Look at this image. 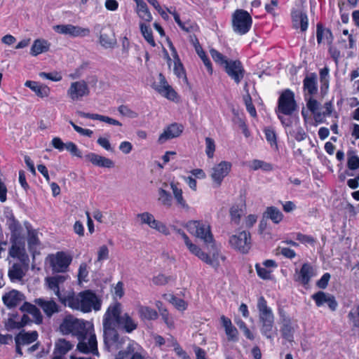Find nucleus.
Listing matches in <instances>:
<instances>
[{"label":"nucleus","instance_id":"obj_9","mask_svg":"<svg viewBox=\"0 0 359 359\" xmlns=\"http://www.w3.org/2000/svg\"><path fill=\"white\" fill-rule=\"evenodd\" d=\"M168 44L170 50V55H169L167 52L165 53L168 65L169 67H171L172 66L173 67V72L177 78L182 79L184 82H187V79L185 70L180 61L177 52L170 41L168 40Z\"/></svg>","mask_w":359,"mask_h":359},{"label":"nucleus","instance_id":"obj_13","mask_svg":"<svg viewBox=\"0 0 359 359\" xmlns=\"http://www.w3.org/2000/svg\"><path fill=\"white\" fill-rule=\"evenodd\" d=\"M278 118L285 126L288 138H294L297 142L303 141L306 138L307 135L298 121L289 124L282 115H278Z\"/></svg>","mask_w":359,"mask_h":359},{"label":"nucleus","instance_id":"obj_37","mask_svg":"<svg viewBox=\"0 0 359 359\" xmlns=\"http://www.w3.org/2000/svg\"><path fill=\"white\" fill-rule=\"evenodd\" d=\"M264 216L270 219L274 224H279L283 219V214L275 206L267 207Z\"/></svg>","mask_w":359,"mask_h":359},{"label":"nucleus","instance_id":"obj_61","mask_svg":"<svg viewBox=\"0 0 359 359\" xmlns=\"http://www.w3.org/2000/svg\"><path fill=\"white\" fill-rule=\"evenodd\" d=\"M69 123L74 128V129L80 135L86 137H91L93 134V130L90 129L83 128L77 125H76L73 121H69Z\"/></svg>","mask_w":359,"mask_h":359},{"label":"nucleus","instance_id":"obj_16","mask_svg":"<svg viewBox=\"0 0 359 359\" xmlns=\"http://www.w3.org/2000/svg\"><path fill=\"white\" fill-rule=\"evenodd\" d=\"M154 88L161 95L170 100H175L177 97V93L170 86L165 76L162 74L158 76V81L154 83Z\"/></svg>","mask_w":359,"mask_h":359},{"label":"nucleus","instance_id":"obj_58","mask_svg":"<svg viewBox=\"0 0 359 359\" xmlns=\"http://www.w3.org/2000/svg\"><path fill=\"white\" fill-rule=\"evenodd\" d=\"M28 243L31 248H34L38 245V232L36 230L28 229Z\"/></svg>","mask_w":359,"mask_h":359},{"label":"nucleus","instance_id":"obj_44","mask_svg":"<svg viewBox=\"0 0 359 359\" xmlns=\"http://www.w3.org/2000/svg\"><path fill=\"white\" fill-rule=\"evenodd\" d=\"M250 13L243 9L236 10L232 15V22H252Z\"/></svg>","mask_w":359,"mask_h":359},{"label":"nucleus","instance_id":"obj_55","mask_svg":"<svg viewBox=\"0 0 359 359\" xmlns=\"http://www.w3.org/2000/svg\"><path fill=\"white\" fill-rule=\"evenodd\" d=\"M210 53L213 60L218 65H222L223 67L229 60L226 59V57L222 53H220L215 49L211 48L210 50Z\"/></svg>","mask_w":359,"mask_h":359},{"label":"nucleus","instance_id":"obj_27","mask_svg":"<svg viewBox=\"0 0 359 359\" xmlns=\"http://www.w3.org/2000/svg\"><path fill=\"white\" fill-rule=\"evenodd\" d=\"M35 303L43 310L48 317H50L54 313L59 311L58 305L52 299L39 298L35 300Z\"/></svg>","mask_w":359,"mask_h":359},{"label":"nucleus","instance_id":"obj_18","mask_svg":"<svg viewBox=\"0 0 359 359\" xmlns=\"http://www.w3.org/2000/svg\"><path fill=\"white\" fill-rule=\"evenodd\" d=\"M316 275V269L311 264L304 263L299 270L295 271L294 280L306 285Z\"/></svg>","mask_w":359,"mask_h":359},{"label":"nucleus","instance_id":"obj_63","mask_svg":"<svg viewBox=\"0 0 359 359\" xmlns=\"http://www.w3.org/2000/svg\"><path fill=\"white\" fill-rule=\"evenodd\" d=\"M348 167L350 170H356L359 168V158L353 155L348 158Z\"/></svg>","mask_w":359,"mask_h":359},{"label":"nucleus","instance_id":"obj_46","mask_svg":"<svg viewBox=\"0 0 359 359\" xmlns=\"http://www.w3.org/2000/svg\"><path fill=\"white\" fill-rule=\"evenodd\" d=\"M137 13L140 18L145 22H150L152 20L151 15L144 1H140V3L137 5Z\"/></svg>","mask_w":359,"mask_h":359},{"label":"nucleus","instance_id":"obj_48","mask_svg":"<svg viewBox=\"0 0 359 359\" xmlns=\"http://www.w3.org/2000/svg\"><path fill=\"white\" fill-rule=\"evenodd\" d=\"M243 214V205H233L230 209L231 219L235 224H238L242 215Z\"/></svg>","mask_w":359,"mask_h":359},{"label":"nucleus","instance_id":"obj_5","mask_svg":"<svg viewBox=\"0 0 359 359\" xmlns=\"http://www.w3.org/2000/svg\"><path fill=\"white\" fill-rule=\"evenodd\" d=\"M86 325L87 327L83 330V332L77 336L79 340L77 349L83 353L98 355L97 341L94 326L92 323Z\"/></svg>","mask_w":359,"mask_h":359},{"label":"nucleus","instance_id":"obj_34","mask_svg":"<svg viewBox=\"0 0 359 359\" xmlns=\"http://www.w3.org/2000/svg\"><path fill=\"white\" fill-rule=\"evenodd\" d=\"M317 41L318 43H326L331 45L333 41V36L329 29H325L322 24H318Z\"/></svg>","mask_w":359,"mask_h":359},{"label":"nucleus","instance_id":"obj_21","mask_svg":"<svg viewBox=\"0 0 359 359\" xmlns=\"http://www.w3.org/2000/svg\"><path fill=\"white\" fill-rule=\"evenodd\" d=\"M312 299L315 301L316 306L318 307L326 304L332 311H335L338 306L334 297L325 292L319 291L313 294Z\"/></svg>","mask_w":359,"mask_h":359},{"label":"nucleus","instance_id":"obj_20","mask_svg":"<svg viewBox=\"0 0 359 359\" xmlns=\"http://www.w3.org/2000/svg\"><path fill=\"white\" fill-rule=\"evenodd\" d=\"M170 187L177 207L186 212L189 211L191 207L184 196L183 190L180 187V183L172 181L170 183Z\"/></svg>","mask_w":359,"mask_h":359},{"label":"nucleus","instance_id":"obj_4","mask_svg":"<svg viewBox=\"0 0 359 359\" xmlns=\"http://www.w3.org/2000/svg\"><path fill=\"white\" fill-rule=\"evenodd\" d=\"M257 309L259 312L260 332L267 339L273 340L277 331L274 326V314L272 309L268 306L266 299L262 296L258 298Z\"/></svg>","mask_w":359,"mask_h":359},{"label":"nucleus","instance_id":"obj_10","mask_svg":"<svg viewBox=\"0 0 359 359\" xmlns=\"http://www.w3.org/2000/svg\"><path fill=\"white\" fill-rule=\"evenodd\" d=\"M297 109L294 94L290 90H284L278 98V116L291 115Z\"/></svg>","mask_w":359,"mask_h":359},{"label":"nucleus","instance_id":"obj_47","mask_svg":"<svg viewBox=\"0 0 359 359\" xmlns=\"http://www.w3.org/2000/svg\"><path fill=\"white\" fill-rule=\"evenodd\" d=\"M168 342L174 347V351L177 355V359H191L172 336L168 339Z\"/></svg>","mask_w":359,"mask_h":359},{"label":"nucleus","instance_id":"obj_62","mask_svg":"<svg viewBox=\"0 0 359 359\" xmlns=\"http://www.w3.org/2000/svg\"><path fill=\"white\" fill-rule=\"evenodd\" d=\"M109 257V249L106 245L100 247L97 251V262L107 260Z\"/></svg>","mask_w":359,"mask_h":359},{"label":"nucleus","instance_id":"obj_1","mask_svg":"<svg viewBox=\"0 0 359 359\" xmlns=\"http://www.w3.org/2000/svg\"><path fill=\"white\" fill-rule=\"evenodd\" d=\"M185 228L192 236L201 240L209 251V253L204 252L198 245L194 243L184 231L179 230V235L192 255L215 269H217L225 262L226 257L221 252L222 246L215 241L208 222L190 220L185 224Z\"/></svg>","mask_w":359,"mask_h":359},{"label":"nucleus","instance_id":"obj_59","mask_svg":"<svg viewBox=\"0 0 359 359\" xmlns=\"http://www.w3.org/2000/svg\"><path fill=\"white\" fill-rule=\"evenodd\" d=\"M251 27V24H232V29L234 32L243 35L246 34Z\"/></svg>","mask_w":359,"mask_h":359},{"label":"nucleus","instance_id":"obj_43","mask_svg":"<svg viewBox=\"0 0 359 359\" xmlns=\"http://www.w3.org/2000/svg\"><path fill=\"white\" fill-rule=\"evenodd\" d=\"M140 30L147 42L152 47L156 46L151 24H141Z\"/></svg>","mask_w":359,"mask_h":359},{"label":"nucleus","instance_id":"obj_8","mask_svg":"<svg viewBox=\"0 0 359 359\" xmlns=\"http://www.w3.org/2000/svg\"><path fill=\"white\" fill-rule=\"evenodd\" d=\"M232 169V163L227 161H221L210 169L209 175L214 187L221 186L224 179L227 177Z\"/></svg>","mask_w":359,"mask_h":359},{"label":"nucleus","instance_id":"obj_52","mask_svg":"<svg viewBox=\"0 0 359 359\" xmlns=\"http://www.w3.org/2000/svg\"><path fill=\"white\" fill-rule=\"evenodd\" d=\"M292 18L294 22H308L307 15L302 8L292 11Z\"/></svg>","mask_w":359,"mask_h":359},{"label":"nucleus","instance_id":"obj_40","mask_svg":"<svg viewBox=\"0 0 359 359\" xmlns=\"http://www.w3.org/2000/svg\"><path fill=\"white\" fill-rule=\"evenodd\" d=\"M137 311L142 320H153L158 318V313L149 306H140Z\"/></svg>","mask_w":359,"mask_h":359},{"label":"nucleus","instance_id":"obj_25","mask_svg":"<svg viewBox=\"0 0 359 359\" xmlns=\"http://www.w3.org/2000/svg\"><path fill=\"white\" fill-rule=\"evenodd\" d=\"M305 101L307 109L313 114L315 121L317 123H323V114H321L320 104L313 96H308V95H306Z\"/></svg>","mask_w":359,"mask_h":359},{"label":"nucleus","instance_id":"obj_41","mask_svg":"<svg viewBox=\"0 0 359 359\" xmlns=\"http://www.w3.org/2000/svg\"><path fill=\"white\" fill-rule=\"evenodd\" d=\"M248 167L254 171L262 170L265 172H269L273 170L272 164L258 159H254L250 161L248 163Z\"/></svg>","mask_w":359,"mask_h":359},{"label":"nucleus","instance_id":"obj_45","mask_svg":"<svg viewBox=\"0 0 359 359\" xmlns=\"http://www.w3.org/2000/svg\"><path fill=\"white\" fill-rule=\"evenodd\" d=\"M165 300L171 303L179 311H184L187 309V304L182 299L177 298L171 294H165L163 295Z\"/></svg>","mask_w":359,"mask_h":359},{"label":"nucleus","instance_id":"obj_19","mask_svg":"<svg viewBox=\"0 0 359 359\" xmlns=\"http://www.w3.org/2000/svg\"><path fill=\"white\" fill-rule=\"evenodd\" d=\"M38 338L36 331L19 332L15 337L16 352L22 355V346L29 345L35 341Z\"/></svg>","mask_w":359,"mask_h":359},{"label":"nucleus","instance_id":"obj_42","mask_svg":"<svg viewBox=\"0 0 359 359\" xmlns=\"http://www.w3.org/2000/svg\"><path fill=\"white\" fill-rule=\"evenodd\" d=\"M156 11L161 15L162 18L165 21L170 20V19L169 18V15H172L175 22H182L180 20V15L176 11L175 8L170 7V8H166L165 9H163L161 6L160 9H157Z\"/></svg>","mask_w":359,"mask_h":359},{"label":"nucleus","instance_id":"obj_7","mask_svg":"<svg viewBox=\"0 0 359 359\" xmlns=\"http://www.w3.org/2000/svg\"><path fill=\"white\" fill-rule=\"evenodd\" d=\"M228 242L231 248L243 254L248 253L251 248V236L247 231L230 234Z\"/></svg>","mask_w":359,"mask_h":359},{"label":"nucleus","instance_id":"obj_33","mask_svg":"<svg viewBox=\"0 0 359 359\" xmlns=\"http://www.w3.org/2000/svg\"><path fill=\"white\" fill-rule=\"evenodd\" d=\"M304 90L305 93L304 96L308 95V96L312 97L315 95L318 91L317 87V78L315 74H310L305 77L304 79Z\"/></svg>","mask_w":359,"mask_h":359},{"label":"nucleus","instance_id":"obj_53","mask_svg":"<svg viewBox=\"0 0 359 359\" xmlns=\"http://www.w3.org/2000/svg\"><path fill=\"white\" fill-rule=\"evenodd\" d=\"M255 269L258 276L262 279H270L272 270L266 268L262 264H256Z\"/></svg>","mask_w":359,"mask_h":359},{"label":"nucleus","instance_id":"obj_23","mask_svg":"<svg viewBox=\"0 0 359 359\" xmlns=\"http://www.w3.org/2000/svg\"><path fill=\"white\" fill-rule=\"evenodd\" d=\"M84 158L94 166L99 168H112L114 167V162L111 159L96 153L89 152L85 155Z\"/></svg>","mask_w":359,"mask_h":359},{"label":"nucleus","instance_id":"obj_31","mask_svg":"<svg viewBox=\"0 0 359 359\" xmlns=\"http://www.w3.org/2000/svg\"><path fill=\"white\" fill-rule=\"evenodd\" d=\"M221 323L224 328L228 340L236 341L238 339V332L233 325L231 320L224 316L220 318Z\"/></svg>","mask_w":359,"mask_h":359},{"label":"nucleus","instance_id":"obj_12","mask_svg":"<svg viewBox=\"0 0 359 359\" xmlns=\"http://www.w3.org/2000/svg\"><path fill=\"white\" fill-rule=\"evenodd\" d=\"M137 218L141 224H147L165 236L170 233L169 228L164 223L156 219L154 216L149 212L138 214Z\"/></svg>","mask_w":359,"mask_h":359},{"label":"nucleus","instance_id":"obj_64","mask_svg":"<svg viewBox=\"0 0 359 359\" xmlns=\"http://www.w3.org/2000/svg\"><path fill=\"white\" fill-rule=\"evenodd\" d=\"M297 240L303 244H310L313 245L314 239L313 237L307 235L302 234L301 233H298L296 237Z\"/></svg>","mask_w":359,"mask_h":359},{"label":"nucleus","instance_id":"obj_39","mask_svg":"<svg viewBox=\"0 0 359 359\" xmlns=\"http://www.w3.org/2000/svg\"><path fill=\"white\" fill-rule=\"evenodd\" d=\"M72 348L73 344L69 341L63 339H60L55 343L53 354L64 356Z\"/></svg>","mask_w":359,"mask_h":359},{"label":"nucleus","instance_id":"obj_38","mask_svg":"<svg viewBox=\"0 0 359 359\" xmlns=\"http://www.w3.org/2000/svg\"><path fill=\"white\" fill-rule=\"evenodd\" d=\"M157 200L161 205L165 208H170L172 205V196L171 194L163 187L158 189Z\"/></svg>","mask_w":359,"mask_h":359},{"label":"nucleus","instance_id":"obj_49","mask_svg":"<svg viewBox=\"0 0 359 359\" xmlns=\"http://www.w3.org/2000/svg\"><path fill=\"white\" fill-rule=\"evenodd\" d=\"M205 154L209 158H213L215 156V151L216 149V144L215 140L209 137H205Z\"/></svg>","mask_w":359,"mask_h":359},{"label":"nucleus","instance_id":"obj_56","mask_svg":"<svg viewBox=\"0 0 359 359\" xmlns=\"http://www.w3.org/2000/svg\"><path fill=\"white\" fill-rule=\"evenodd\" d=\"M160 315L168 328L173 330L175 328V320L173 317L169 314L168 311L166 309L161 311Z\"/></svg>","mask_w":359,"mask_h":359},{"label":"nucleus","instance_id":"obj_22","mask_svg":"<svg viewBox=\"0 0 359 359\" xmlns=\"http://www.w3.org/2000/svg\"><path fill=\"white\" fill-rule=\"evenodd\" d=\"M184 127L181 124L172 123L166 127L163 133L159 135L158 142L163 144L168 140L179 137L183 132Z\"/></svg>","mask_w":359,"mask_h":359},{"label":"nucleus","instance_id":"obj_2","mask_svg":"<svg viewBox=\"0 0 359 359\" xmlns=\"http://www.w3.org/2000/svg\"><path fill=\"white\" fill-rule=\"evenodd\" d=\"M69 278L68 275H56L46 278L48 289L52 291L60 302L73 310L88 313L99 311L102 307V300L97 294L91 290H86L77 294L74 291L64 290V283Z\"/></svg>","mask_w":359,"mask_h":359},{"label":"nucleus","instance_id":"obj_14","mask_svg":"<svg viewBox=\"0 0 359 359\" xmlns=\"http://www.w3.org/2000/svg\"><path fill=\"white\" fill-rule=\"evenodd\" d=\"M89 93L88 86L83 80L72 82L67 92V96L73 101L79 100Z\"/></svg>","mask_w":359,"mask_h":359},{"label":"nucleus","instance_id":"obj_24","mask_svg":"<svg viewBox=\"0 0 359 359\" xmlns=\"http://www.w3.org/2000/svg\"><path fill=\"white\" fill-rule=\"evenodd\" d=\"M100 43L105 49H111L116 44V39L109 25L104 26L100 33Z\"/></svg>","mask_w":359,"mask_h":359},{"label":"nucleus","instance_id":"obj_32","mask_svg":"<svg viewBox=\"0 0 359 359\" xmlns=\"http://www.w3.org/2000/svg\"><path fill=\"white\" fill-rule=\"evenodd\" d=\"M50 43L46 39H37L34 41L30 48V55L37 56L49 50Z\"/></svg>","mask_w":359,"mask_h":359},{"label":"nucleus","instance_id":"obj_54","mask_svg":"<svg viewBox=\"0 0 359 359\" xmlns=\"http://www.w3.org/2000/svg\"><path fill=\"white\" fill-rule=\"evenodd\" d=\"M264 134L267 142L271 144V146L272 147H274L276 149H277L278 145L276 141V135L273 128H266L264 129Z\"/></svg>","mask_w":359,"mask_h":359},{"label":"nucleus","instance_id":"obj_51","mask_svg":"<svg viewBox=\"0 0 359 359\" xmlns=\"http://www.w3.org/2000/svg\"><path fill=\"white\" fill-rule=\"evenodd\" d=\"M89 273V267L86 263H81L79 268L78 271V280L81 284L83 282L88 281V276Z\"/></svg>","mask_w":359,"mask_h":359},{"label":"nucleus","instance_id":"obj_28","mask_svg":"<svg viewBox=\"0 0 359 359\" xmlns=\"http://www.w3.org/2000/svg\"><path fill=\"white\" fill-rule=\"evenodd\" d=\"M25 86L30 88L40 98L48 97L50 94V88L45 84L34 81H27Z\"/></svg>","mask_w":359,"mask_h":359},{"label":"nucleus","instance_id":"obj_60","mask_svg":"<svg viewBox=\"0 0 359 359\" xmlns=\"http://www.w3.org/2000/svg\"><path fill=\"white\" fill-rule=\"evenodd\" d=\"M66 150L69 151L72 155L81 158V151L79 149L78 147L72 142H67L66 143Z\"/></svg>","mask_w":359,"mask_h":359},{"label":"nucleus","instance_id":"obj_11","mask_svg":"<svg viewBox=\"0 0 359 359\" xmlns=\"http://www.w3.org/2000/svg\"><path fill=\"white\" fill-rule=\"evenodd\" d=\"M50 267L54 272L63 273L67 271L72 257L65 252H57L48 256Z\"/></svg>","mask_w":359,"mask_h":359},{"label":"nucleus","instance_id":"obj_3","mask_svg":"<svg viewBox=\"0 0 359 359\" xmlns=\"http://www.w3.org/2000/svg\"><path fill=\"white\" fill-rule=\"evenodd\" d=\"M121 304L114 302L109 306L103 316L104 342L109 351H116L120 348L121 342L116 328L121 321Z\"/></svg>","mask_w":359,"mask_h":359},{"label":"nucleus","instance_id":"obj_29","mask_svg":"<svg viewBox=\"0 0 359 359\" xmlns=\"http://www.w3.org/2000/svg\"><path fill=\"white\" fill-rule=\"evenodd\" d=\"M12 242V246L9 250L10 255L12 257L18 258L20 262H23L24 264H25V262H28L29 258L25 253L24 244L15 240Z\"/></svg>","mask_w":359,"mask_h":359},{"label":"nucleus","instance_id":"obj_35","mask_svg":"<svg viewBox=\"0 0 359 359\" xmlns=\"http://www.w3.org/2000/svg\"><path fill=\"white\" fill-rule=\"evenodd\" d=\"M119 325L128 333H130L137 327V322L128 313H125L121 316Z\"/></svg>","mask_w":359,"mask_h":359},{"label":"nucleus","instance_id":"obj_30","mask_svg":"<svg viewBox=\"0 0 359 359\" xmlns=\"http://www.w3.org/2000/svg\"><path fill=\"white\" fill-rule=\"evenodd\" d=\"M24 300V295L18 290H13L3 296V302L9 308L19 305Z\"/></svg>","mask_w":359,"mask_h":359},{"label":"nucleus","instance_id":"obj_36","mask_svg":"<svg viewBox=\"0 0 359 359\" xmlns=\"http://www.w3.org/2000/svg\"><path fill=\"white\" fill-rule=\"evenodd\" d=\"M27 318L26 315H24L21 320H19L16 316L10 317L5 322V328L7 331L20 329L25 325Z\"/></svg>","mask_w":359,"mask_h":359},{"label":"nucleus","instance_id":"obj_15","mask_svg":"<svg viewBox=\"0 0 359 359\" xmlns=\"http://www.w3.org/2000/svg\"><path fill=\"white\" fill-rule=\"evenodd\" d=\"M53 29L57 33L71 36H85L88 35V29L83 28L73 24H57Z\"/></svg>","mask_w":359,"mask_h":359},{"label":"nucleus","instance_id":"obj_6","mask_svg":"<svg viewBox=\"0 0 359 359\" xmlns=\"http://www.w3.org/2000/svg\"><path fill=\"white\" fill-rule=\"evenodd\" d=\"M90 322L82 319H78L74 316H67L60 325V330L64 334H72L78 336L83 332V330L87 327L86 324Z\"/></svg>","mask_w":359,"mask_h":359},{"label":"nucleus","instance_id":"obj_50","mask_svg":"<svg viewBox=\"0 0 359 359\" xmlns=\"http://www.w3.org/2000/svg\"><path fill=\"white\" fill-rule=\"evenodd\" d=\"M118 111L121 115L126 116L129 118H136L138 117L139 114L132 109L128 105L122 104L118 107Z\"/></svg>","mask_w":359,"mask_h":359},{"label":"nucleus","instance_id":"obj_57","mask_svg":"<svg viewBox=\"0 0 359 359\" xmlns=\"http://www.w3.org/2000/svg\"><path fill=\"white\" fill-rule=\"evenodd\" d=\"M39 75L42 79H48L53 81H60L62 79L61 74L57 72L50 73L40 72Z\"/></svg>","mask_w":359,"mask_h":359},{"label":"nucleus","instance_id":"obj_26","mask_svg":"<svg viewBox=\"0 0 359 359\" xmlns=\"http://www.w3.org/2000/svg\"><path fill=\"white\" fill-rule=\"evenodd\" d=\"M28 262L15 263L8 270V276L12 282L20 281L27 270Z\"/></svg>","mask_w":359,"mask_h":359},{"label":"nucleus","instance_id":"obj_17","mask_svg":"<svg viewBox=\"0 0 359 359\" xmlns=\"http://www.w3.org/2000/svg\"><path fill=\"white\" fill-rule=\"evenodd\" d=\"M225 72L236 83H239L244 76V69L239 60H229L224 65Z\"/></svg>","mask_w":359,"mask_h":359}]
</instances>
